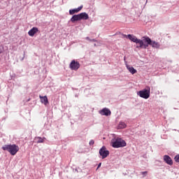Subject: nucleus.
<instances>
[{"instance_id":"1","label":"nucleus","mask_w":179,"mask_h":179,"mask_svg":"<svg viewBox=\"0 0 179 179\" xmlns=\"http://www.w3.org/2000/svg\"><path fill=\"white\" fill-rule=\"evenodd\" d=\"M124 37H127L130 41H132L133 43H136V44H138L136 46V48H148V45H144L145 43V36H143L142 40L138 39L136 36L132 34H128L127 36L125 34H123Z\"/></svg>"},{"instance_id":"2","label":"nucleus","mask_w":179,"mask_h":179,"mask_svg":"<svg viewBox=\"0 0 179 179\" xmlns=\"http://www.w3.org/2000/svg\"><path fill=\"white\" fill-rule=\"evenodd\" d=\"M111 145L115 149H118V148H125V146H127V142L122 138L117 137V138H113L111 140Z\"/></svg>"},{"instance_id":"3","label":"nucleus","mask_w":179,"mask_h":179,"mask_svg":"<svg viewBox=\"0 0 179 179\" xmlns=\"http://www.w3.org/2000/svg\"><path fill=\"white\" fill-rule=\"evenodd\" d=\"M1 148L3 150L9 152L11 156H15L19 152V146L15 144L4 145Z\"/></svg>"},{"instance_id":"4","label":"nucleus","mask_w":179,"mask_h":179,"mask_svg":"<svg viewBox=\"0 0 179 179\" xmlns=\"http://www.w3.org/2000/svg\"><path fill=\"white\" fill-rule=\"evenodd\" d=\"M144 45H147V48L149 45H151L152 48H160V43L155 41H152L149 36H144Z\"/></svg>"},{"instance_id":"5","label":"nucleus","mask_w":179,"mask_h":179,"mask_svg":"<svg viewBox=\"0 0 179 179\" xmlns=\"http://www.w3.org/2000/svg\"><path fill=\"white\" fill-rule=\"evenodd\" d=\"M137 95L139 96V97H141V99L147 100V99L150 97V87L146 86L145 88L138 92Z\"/></svg>"},{"instance_id":"6","label":"nucleus","mask_w":179,"mask_h":179,"mask_svg":"<svg viewBox=\"0 0 179 179\" xmlns=\"http://www.w3.org/2000/svg\"><path fill=\"white\" fill-rule=\"evenodd\" d=\"M99 155L101 156V159H106L108 155H110V151L107 150V148H106V146H103L99 150Z\"/></svg>"},{"instance_id":"7","label":"nucleus","mask_w":179,"mask_h":179,"mask_svg":"<svg viewBox=\"0 0 179 179\" xmlns=\"http://www.w3.org/2000/svg\"><path fill=\"white\" fill-rule=\"evenodd\" d=\"M69 66L71 71H78L80 68V64L76 60H72Z\"/></svg>"},{"instance_id":"8","label":"nucleus","mask_w":179,"mask_h":179,"mask_svg":"<svg viewBox=\"0 0 179 179\" xmlns=\"http://www.w3.org/2000/svg\"><path fill=\"white\" fill-rule=\"evenodd\" d=\"M99 114H101V115H106V117H108L109 115H111V110L107 108H104L99 110Z\"/></svg>"},{"instance_id":"9","label":"nucleus","mask_w":179,"mask_h":179,"mask_svg":"<svg viewBox=\"0 0 179 179\" xmlns=\"http://www.w3.org/2000/svg\"><path fill=\"white\" fill-rule=\"evenodd\" d=\"M164 162H165V163L169 166H173V159H171V157H170L169 155L164 156Z\"/></svg>"},{"instance_id":"10","label":"nucleus","mask_w":179,"mask_h":179,"mask_svg":"<svg viewBox=\"0 0 179 179\" xmlns=\"http://www.w3.org/2000/svg\"><path fill=\"white\" fill-rule=\"evenodd\" d=\"M83 8V6H80V7L74 9L69 10V15H75V13H78V12H80L82 9Z\"/></svg>"},{"instance_id":"11","label":"nucleus","mask_w":179,"mask_h":179,"mask_svg":"<svg viewBox=\"0 0 179 179\" xmlns=\"http://www.w3.org/2000/svg\"><path fill=\"white\" fill-rule=\"evenodd\" d=\"M38 33V28L37 27H33L32 29H31L29 31H28V34L29 36H30L31 37H33L34 36V34Z\"/></svg>"},{"instance_id":"12","label":"nucleus","mask_w":179,"mask_h":179,"mask_svg":"<svg viewBox=\"0 0 179 179\" xmlns=\"http://www.w3.org/2000/svg\"><path fill=\"white\" fill-rule=\"evenodd\" d=\"M80 15V20H87L89 19V15L86 13H81Z\"/></svg>"},{"instance_id":"13","label":"nucleus","mask_w":179,"mask_h":179,"mask_svg":"<svg viewBox=\"0 0 179 179\" xmlns=\"http://www.w3.org/2000/svg\"><path fill=\"white\" fill-rule=\"evenodd\" d=\"M70 20L71 22H72V23H75V22H78L79 20H80V16L79 14L74 15L72 16Z\"/></svg>"},{"instance_id":"14","label":"nucleus","mask_w":179,"mask_h":179,"mask_svg":"<svg viewBox=\"0 0 179 179\" xmlns=\"http://www.w3.org/2000/svg\"><path fill=\"white\" fill-rule=\"evenodd\" d=\"M41 99V102L44 104L45 106H47V104H48V98L47 97V96H39Z\"/></svg>"},{"instance_id":"15","label":"nucleus","mask_w":179,"mask_h":179,"mask_svg":"<svg viewBox=\"0 0 179 179\" xmlns=\"http://www.w3.org/2000/svg\"><path fill=\"white\" fill-rule=\"evenodd\" d=\"M127 69H128L129 72H130V73H131L132 75L136 73V69H135L133 66L127 65Z\"/></svg>"},{"instance_id":"16","label":"nucleus","mask_w":179,"mask_h":179,"mask_svg":"<svg viewBox=\"0 0 179 179\" xmlns=\"http://www.w3.org/2000/svg\"><path fill=\"white\" fill-rule=\"evenodd\" d=\"M45 140V137L41 138V137H36L35 138V141H36V142L38 143H44V141Z\"/></svg>"},{"instance_id":"17","label":"nucleus","mask_w":179,"mask_h":179,"mask_svg":"<svg viewBox=\"0 0 179 179\" xmlns=\"http://www.w3.org/2000/svg\"><path fill=\"white\" fill-rule=\"evenodd\" d=\"M118 128H120V129H124V128H127V124H125V122H120L118 124Z\"/></svg>"},{"instance_id":"18","label":"nucleus","mask_w":179,"mask_h":179,"mask_svg":"<svg viewBox=\"0 0 179 179\" xmlns=\"http://www.w3.org/2000/svg\"><path fill=\"white\" fill-rule=\"evenodd\" d=\"M141 174L143 176V177H146L148 175V171L141 172Z\"/></svg>"},{"instance_id":"19","label":"nucleus","mask_w":179,"mask_h":179,"mask_svg":"<svg viewBox=\"0 0 179 179\" xmlns=\"http://www.w3.org/2000/svg\"><path fill=\"white\" fill-rule=\"evenodd\" d=\"M175 162H176L177 163H179V155H177L175 157Z\"/></svg>"},{"instance_id":"20","label":"nucleus","mask_w":179,"mask_h":179,"mask_svg":"<svg viewBox=\"0 0 179 179\" xmlns=\"http://www.w3.org/2000/svg\"><path fill=\"white\" fill-rule=\"evenodd\" d=\"M94 145V140H91L90 141V146H93Z\"/></svg>"},{"instance_id":"21","label":"nucleus","mask_w":179,"mask_h":179,"mask_svg":"<svg viewBox=\"0 0 179 179\" xmlns=\"http://www.w3.org/2000/svg\"><path fill=\"white\" fill-rule=\"evenodd\" d=\"M2 52H3V47L0 46V54H2Z\"/></svg>"},{"instance_id":"22","label":"nucleus","mask_w":179,"mask_h":179,"mask_svg":"<svg viewBox=\"0 0 179 179\" xmlns=\"http://www.w3.org/2000/svg\"><path fill=\"white\" fill-rule=\"evenodd\" d=\"M90 41H94V43H96V41H97V40H96V39H91V40H90Z\"/></svg>"},{"instance_id":"23","label":"nucleus","mask_w":179,"mask_h":179,"mask_svg":"<svg viewBox=\"0 0 179 179\" xmlns=\"http://www.w3.org/2000/svg\"><path fill=\"white\" fill-rule=\"evenodd\" d=\"M99 167H101V163H99V164H98L97 169H99Z\"/></svg>"},{"instance_id":"24","label":"nucleus","mask_w":179,"mask_h":179,"mask_svg":"<svg viewBox=\"0 0 179 179\" xmlns=\"http://www.w3.org/2000/svg\"><path fill=\"white\" fill-rule=\"evenodd\" d=\"M86 40H89V41H90V38H89V37H86Z\"/></svg>"},{"instance_id":"25","label":"nucleus","mask_w":179,"mask_h":179,"mask_svg":"<svg viewBox=\"0 0 179 179\" xmlns=\"http://www.w3.org/2000/svg\"><path fill=\"white\" fill-rule=\"evenodd\" d=\"M23 59H24V57H23V58L22 59V61H23Z\"/></svg>"},{"instance_id":"26","label":"nucleus","mask_w":179,"mask_h":179,"mask_svg":"<svg viewBox=\"0 0 179 179\" xmlns=\"http://www.w3.org/2000/svg\"><path fill=\"white\" fill-rule=\"evenodd\" d=\"M25 52H24V55Z\"/></svg>"},{"instance_id":"27","label":"nucleus","mask_w":179,"mask_h":179,"mask_svg":"<svg viewBox=\"0 0 179 179\" xmlns=\"http://www.w3.org/2000/svg\"><path fill=\"white\" fill-rule=\"evenodd\" d=\"M0 61H1V59H0Z\"/></svg>"}]
</instances>
